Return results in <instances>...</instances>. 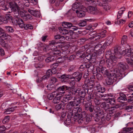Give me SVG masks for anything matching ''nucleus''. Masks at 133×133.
<instances>
[{
    "mask_svg": "<svg viewBox=\"0 0 133 133\" xmlns=\"http://www.w3.org/2000/svg\"><path fill=\"white\" fill-rule=\"evenodd\" d=\"M72 10L76 11L77 16L82 18L85 16V11L87 10L86 8L82 5H80L79 3H74L72 8Z\"/></svg>",
    "mask_w": 133,
    "mask_h": 133,
    "instance_id": "nucleus-2",
    "label": "nucleus"
},
{
    "mask_svg": "<svg viewBox=\"0 0 133 133\" xmlns=\"http://www.w3.org/2000/svg\"><path fill=\"white\" fill-rule=\"evenodd\" d=\"M5 52L3 49L1 48L0 47V54L1 55H4Z\"/></svg>",
    "mask_w": 133,
    "mask_h": 133,
    "instance_id": "nucleus-63",
    "label": "nucleus"
},
{
    "mask_svg": "<svg viewBox=\"0 0 133 133\" xmlns=\"http://www.w3.org/2000/svg\"><path fill=\"white\" fill-rule=\"evenodd\" d=\"M58 77L62 79H63V81H64V82L65 81V80H67L69 77V75H66V74H64L60 76H58Z\"/></svg>",
    "mask_w": 133,
    "mask_h": 133,
    "instance_id": "nucleus-30",
    "label": "nucleus"
},
{
    "mask_svg": "<svg viewBox=\"0 0 133 133\" xmlns=\"http://www.w3.org/2000/svg\"><path fill=\"white\" fill-rule=\"evenodd\" d=\"M21 17L23 18L25 20H27L28 19H32V16L29 14H25L22 12L21 13Z\"/></svg>",
    "mask_w": 133,
    "mask_h": 133,
    "instance_id": "nucleus-20",
    "label": "nucleus"
},
{
    "mask_svg": "<svg viewBox=\"0 0 133 133\" xmlns=\"http://www.w3.org/2000/svg\"><path fill=\"white\" fill-rule=\"evenodd\" d=\"M68 89V87L65 85H63L62 86L58 88V93L59 92L62 93L63 92H65L64 91H66Z\"/></svg>",
    "mask_w": 133,
    "mask_h": 133,
    "instance_id": "nucleus-26",
    "label": "nucleus"
},
{
    "mask_svg": "<svg viewBox=\"0 0 133 133\" xmlns=\"http://www.w3.org/2000/svg\"><path fill=\"white\" fill-rule=\"evenodd\" d=\"M118 66L119 68L123 70L128 69V66L127 64L124 62H120L118 64Z\"/></svg>",
    "mask_w": 133,
    "mask_h": 133,
    "instance_id": "nucleus-17",
    "label": "nucleus"
},
{
    "mask_svg": "<svg viewBox=\"0 0 133 133\" xmlns=\"http://www.w3.org/2000/svg\"><path fill=\"white\" fill-rule=\"evenodd\" d=\"M113 38L110 37H108L106 41L104 43L103 45V46L104 48H105L107 46H109L112 43L113 40Z\"/></svg>",
    "mask_w": 133,
    "mask_h": 133,
    "instance_id": "nucleus-16",
    "label": "nucleus"
},
{
    "mask_svg": "<svg viewBox=\"0 0 133 133\" xmlns=\"http://www.w3.org/2000/svg\"><path fill=\"white\" fill-rule=\"evenodd\" d=\"M86 24V22L85 21L83 20L80 21L78 23V25L81 26H85Z\"/></svg>",
    "mask_w": 133,
    "mask_h": 133,
    "instance_id": "nucleus-44",
    "label": "nucleus"
},
{
    "mask_svg": "<svg viewBox=\"0 0 133 133\" xmlns=\"http://www.w3.org/2000/svg\"><path fill=\"white\" fill-rule=\"evenodd\" d=\"M0 44L3 47L8 48L10 47L9 45L2 39L0 38Z\"/></svg>",
    "mask_w": 133,
    "mask_h": 133,
    "instance_id": "nucleus-22",
    "label": "nucleus"
},
{
    "mask_svg": "<svg viewBox=\"0 0 133 133\" xmlns=\"http://www.w3.org/2000/svg\"><path fill=\"white\" fill-rule=\"evenodd\" d=\"M63 26L66 28H70L72 26V24L70 22H64L62 24Z\"/></svg>",
    "mask_w": 133,
    "mask_h": 133,
    "instance_id": "nucleus-27",
    "label": "nucleus"
},
{
    "mask_svg": "<svg viewBox=\"0 0 133 133\" xmlns=\"http://www.w3.org/2000/svg\"><path fill=\"white\" fill-rule=\"evenodd\" d=\"M85 109L87 110H89L90 112L93 111L94 106L92 105V103L90 102H88L86 103L85 104Z\"/></svg>",
    "mask_w": 133,
    "mask_h": 133,
    "instance_id": "nucleus-15",
    "label": "nucleus"
},
{
    "mask_svg": "<svg viewBox=\"0 0 133 133\" xmlns=\"http://www.w3.org/2000/svg\"><path fill=\"white\" fill-rule=\"evenodd\" d=\"M6 31L9 32H12L14 31L13 28L11 26H5Z\"/></svg>",
    "mask_w": 133,
    "mask_h": 133,
    "instance_id": "nucleus-43",
    "label": "nucleus"
},
{
    "mask_svg": "<svg viewBox=\"0 0 133 133\" xmlns=\"http://www.w3.org/2000/svg\"><path fill=\"white\" fill-rule=\"evenodd\" d=\"M6 36V34L4 31L0 28V38L3 37L4 38Z\"/></svg>",
    "mask_w": 133,
    "mask_h": 133,
    "instance_id": "nucleus-37",
    "label": "nucleus"
},
{
    "mask_svg": "<svg viewBox=\"0 0 133 133\" xmlns=\"http://www.w3.org/2000/svg\"><path fill=\"white\" fill-rule=\"evenodd\" d=\"M81 111L82 109L78 107H74L72 111L71 110L68 112V115L71 117L73 116V114H78V112H81Z\"/></svg>",
    "mask_w": 133,
    "mask_h": 133,
    "instance_id": "nucleus-11",
    "label": "nucleus"
},
{
    "mask_svg": "<svg viewBox=\"0 0 133 133\" xmlns=\"http://www.w3.org/2000/svg\"><path fill=\"white\" fill-rule=\"evenodd\" d=\"M21 24H20V27L22 28H24L25 29H32L33 26L31 24H24L23 21L22 19H20Z\"/></svg>",
    "mask_w": 133,
    "mask_h": 133,
    "instance_id": "nucleus-13",
    "label": "nucleus"
},
{
    "mask_svg": "<svg viewBox=\"0 0 133 133\" xmlns=\"http://www.w3.org/2000/svg\"><path fill=\"white\" fill-rule=\"evenodd\" d=\"M105 63V61L104 59H102L100 61L99 66H102L104 65Z\"/></svg>",
    "mask_w": 133,
    "mask_h": 133,
    "instance_id": "nucleus-59",
    "label": "nucleus"
},
{
    "mask_svg": "<svg viewBox=\"0 0 133 133\" xmlns=\"http://www.w3.org/2000/svg\"><path fill=\"white\" fill-rule=\"evenodd\" d=\"M46 87L48 90H51L54 87V85L53 84H49L47 85Z\"/></svg>",
    "mask_w": 133,
    "mask_h": 133,
    "instance_id": "nucleus-52",
    "label": "nucleus"
},
{
    "mask_svg": "<svg viewBox=\"0 0 133 133\" xmlns=\"http://www.w3.org/2000/svg\"><path fill=\"white\" fill-rule=\"evenodd\" d=\"M10 8L14 14L15 17L18 18L19 15V12L20 11V8L16 3L15 2H11L9 3Z\"/></svg>",
    "mask_w": 133,
    "mask_h": 133,
    "instance_id": "nucleus-4",
    "label": "nucleus"
},
{
    "mask_svg": "<svg viewBox=\"0 0 133 133\" xmlns=\"http://www.w3.org/2000/svg\"><path fill=\"white\" fill-rule=\"evenodd\" d=\"M20 19H19L18 21L16 18H11V16L10 15L6 14L5 16H1L0 17V24H2L3 22L4 23H7L8 21L10 20H11L12 23L13 25H18L20 27V24H21Z\"/></svg>",
    "mask_w": 133,
    "mask_h": 133,
    "instance_id": "nucleus-3",
    "label": "nucleus"
},
{
    "mask_svg": "<svg viewBox=\"0 0 133 133\" xmlns=\"http://www.w3.org/2000/svg\"><path fill=\"white\" fill-rule=\"evenodd\" d=\"M126 109L129 111H132L133 109V107L131 106H128L126 107Z\"/></svg>",
    "mask_w": 133,
    "mask_h": 133,
    "instance_id": "nucleus-58",
    "label": "nucleus"
},
{
    "mask_svg": "<svg viewBox=\"0 0 133 133\" xmlns=\"http://www.w3.org/2000/svg\"><path fill=\"white\" fill-rule=\"evenodd\" d=\"M100 106L101 107L103 108L105 110L109 109V105L108 104L106 105L105 102L102 103Z\"/></svg>",
    "mask_w": 133,
    "mask_h": 133,
    "instance_id": "nucleus-36",
    "label": "nucleus"
},
{
    "mask_svg": "<svg viewBox=\"0 0 133 133\" xmlns=\"http://www.w3.org/2000/svg\"><path fill=\"white\" fill-rule=\"evenodd\" d=\"M14 110V109L13 108H10L8 109L5 111L4 113L6 114H9L11 112L13 111Z\"/></svg>",
    "mask_w": 133,
    "mask_h": 133,
    "instance_id": "nucleus-40",
    "label": "nucleus"
},
{
    "mask_svg": "<svg viewBox=\"0 0 133 133\" xmlns=\"http://www.w3.org/2000/svg\"><path fill=\"white\" fill-rule=\"evenodd\" d=\"M120 97H118V98L117 99V101L119 102H121V101L120 100H119L120 99V98H126V96L123 93H122L120 94Z\"/></svg>",
    "mask_w": 133,
    "mask_h": 133,
    "instance_id": "nucleus-55",
    "label": "nucleus"
},
{
    "mask_svg": "<svg viewBox=\"0 0 133 133\" xmlns=\"http://www.w3.org/2000/svg\"><path fill=\"white\" fill-rule=\"evenodd\" d=\"M126 21V19H121L120 20L116 19L115 23L116 24H123L125 23Z\"/></svg>",
    "mask_w": 133,
    "mask_h": 133,
    "instance_id": "nucleus-32",
    "label": "nucleus"
},
{
    "mask_svg": "<svg viewBox=\"0 0 133 133\" xmlns=\"http://www.w3.org/2000/svg\"><path fill=\"white\" fill-rule=\"evenodd\" d=\"M4 1H2L0 2V6H2V8H1L2 9L4 10H6L8 9V8L7 7L6 5H4Z\"/></svg>",
    "mask_w": 133,
    "mask_h": 133,
    "instance_id": "nucleus-38",
    "label": "nucleus"
},
{
    "mask_svg": "<svg viewBox=\"0 0 133 133\" xmlns=\"http://www.w3.org/2000/svg\"><path fill=\"white\" fill-rule=\"evenodd\" d=\"M74 119L75 121H77L79 124L82 123L83 120L81 114H73Z\"/></svg>",
    "mask_w": 133,
    "mask_h": 133,
    "instance_id": "nucleus-12",
    "label": "nucleus"
},
{
    "mask_svg": "<svg viewBox=\"0 0 133 133\" xmlns=\"http://www.w3.org/2000/svg\"><path fill=\"white\" fill-rule=\"evenodd\" d=\"M95 87V90H96L97 91L101 92V93H103L105 91V89L101 87L99 83H97Z\"/></svg>",
    "mask_w": 133,
    "mask_h": 133,
    "instance_id": "nucleus-19",
    "label": "nucleus"
},
{
    "mask_svg": "<svg viewBox=\"0 0 133 133\" xmlns=\"http://www.w3.org/2000/svg\"><path fill=\"white\" fill-rule=\"evenodd\" d=\"M65 47L66 46H64V43H59L56 46L55 45L52 46L51 49L52 51L50 52L51 56L46 58L45 61L46 62H49L53 61L54 59V56L53 55L60 56L61 50H65Z\"/></svg>",
    "mask_w": 133,
    "mask_h": 133,
    "instance_id": "nucleus-1",
    "label": "nucleus"
},
{
    "mask_svg": "<svg viewBox=\"0 0 133 133\" xmlns=\"http://www.w3.org/2000/svg\"><path fill=\"white\" fill-rule=\"evenodd\" d=\"M96 77L97 78L98 80L101 79H102V75L100 74L97 73L96 75Z\"/></svg>",
    "mask_w": 133,
    "mask_h": 133,
    "instance_id": "nucleus-61",
    "label": "nucleus"
},
{
    "mask_svg": "<svg viewBox=\"0 0 133 133\" xmlns=\"http://www.w3.org/2000/svg\"><path fill=\"white\" fill-rule=\"evenodd\" d=\"M57 91H55L53 92L51 94H50L48 95V98L49 99H52L54 97H55L56 94H57Z\"/></svg>",
    "mask_w": 133,
    "mask_h": 133,
    "instance_id": "nucleus-33",
    "label": "nucleus"
},
{
    "mask_svg": "<svg viewBox=\"0 0 133 133\" xmlns=\"http://www.w3.org/2000/svg\"><path fill=\"white\" fill-rule=\"evenodd\" d=\"M107 58L106 61V63L108 65V66L110 68L112 66L113 62L116 60V57L115 56H110Z\"/></svg>",
    "mask_w": 133,
    "mask_h": 133,
    "instance_id": "nucleus-9",
    "label": "nucleus"
},
{
    "mask_svg": "<svg viewBox=\"0 0 133 133\" xmlns=\"http://www.w3.org/2000/svg\"><path fill=\"white\" fill-rule=\"evenodd\" d=\"M28 11L32 15L36 17L37 16V13L38 12V11L30 9H28Z\"/></svg>",
    "mask_w": 133,
    "mask_h": 133,
    "instance_id": "nucleus-34",
    "label": "nucleus"
},
{
    "mask_svg": "<svg viewBox=\"0 0 133 133\" xmlns=\"http://www.w3.org/2000/svg\"><path fill=\"white\" fill-rule=\"evenodd\" d=\"M113 76H109L106 79V83L108 85H112L113 84L114 80Z\"/></svg>",
    "mask_w": 133,
    "mask_h": 133,
    "instance_id": "nucleus-18",
    "label": "nucleus"
},
{
    "mask_svg": "<svg viewBox=\"0 0 133 133\" xmlns=\"http://www.w3.org/2000/svg\"><path fill=\"white\" fill-rule=\"evenodd\" d=\"M9 117L8 116H6L4 118L2 121L3 123H6V122H8L9 121Z\"/></svg>",
    "mask_w": 133,
    "mask_h": 133,
    "instance_id": "nucleus-50",
    "label": "nucleus"
},
{
    "mask_svg": "<svg viewBox=\"0 0 133 133\" xmlns=\"http://www.w3.org/2000/svg\"><path fill=\"white\" fill-rule=\"evenodd\" d=\"M87 10L91 14L94 15L102 14V12L99 9L96 7L93 6L88 7L87 9Z\"/></svg>",
    "mask_w": 133,
    "mask_h": 133,
    "instance_id": "nucleus-8",
    "label": "nucleus"
},
{
    "mask_svg": "<svg viewBox=\"0 0 133 133\" xmlns=\"http://www.w3.org/2000/svg\"><path fill=\"white\" fill-rule=\"evenodd\" d=\"M52 73L51 69H49L46 72V75L49 77L50 76H51L52 74Z\"/></svg>",
    "mask_w": 133,
    "mask_h": 133,
    "instance_id": "nucleus-57",
    "label": "nucleus"
},
{
    "mask_svg": "<svg viewBox=\"0 0 133 133\" xmlns=\"http://www.w3.org/2000/svg\"><path fill=\"white\" fill-rule=\"evenodd\" d=\"M57 81V79L54 77H52L51 78V83L52 84L55 83Z\"/></svg>",
    "mask_w": 133,
    "mask_h": 133,
    "instance_id": "nucleus-53",
    "label": "nucleus"
},
{
    "mask_svg": "<svg viewBox=\"0 0 133 133\" xmlns=\"http://www.w3.org/2000/svg\"><path fill=\"white\" fill-rule=\"evenodd\" d=\"M103 98H99L97 97H94V102L96 105H99L101 102L102 101L103 99Z\"/></svg>",
    "mask_w": 133,
    "mask_h": 133,
    "instance_id": "nucleus-31",
    "label": "nucleus"
},
{
    "mask_svg": "<svg viewBox=\"0 0 133 133\" xmlns=\"http://www.w3.org/2000/svg\"><path fill=\"white\" fill-rule=\"evenodd\" d=\"M104 71V73H103L102 74L104 75L108 76L109 74L108 70L107 69H105Z\"/></svg>",
    "mask_w": 133,
    "mask_h": 133,
    "instance_id": "nucleus-64",
    "label": "nucleus"
},
{
    "mask_svg": "<svg viewBox=\"0 0 133 133\" xmlns=\"http://www.w3.org/2000/svg\"><path fill=\"white\" fill-rule=\"evenodd\" d=\"M98 69L99 72L103 74V73H104V71L106 68L105 67L104 68L102 66H101V67H99Z\"/></svg>",
    "mask_w": 133,
    "mask_h": 133,
    "instance_id": "nucleus-46",
    "label": "nucleus"
},
{
    "mask_svg": "<svg viewBox=\"0 0 133 133\" xmlns=\"http://www.w3.org/2000/svg\"><path fill=\"white\" fill-rule=\"evenodd\" d=\"M72 93L77 94L78 97L81 100L84 98L86 93L84 91H81L80 88L76 89L74 87H72Z\"/></svg>",
    "mask_w": 133,
    "mask_h": 133,
    "instance_id": "nucleus-6",
    "label": "nucleus"
},
{
    "mask_svg": "<svg viewBox=\"0 0 133 133\" xmlns=\"http://www.w3.org/2000/svg\"><path fill=\"white\" fill-rule=\"evenodd\" d=\"M64 94V92L62 93L59 92V93H58L57 92V94L56 95L53 99V103L54 104H57L59 103L61 101L62 102V101H61V96Z\"/></svg>",
    "mask_w": 133,
    "mask_h": 133,
    "instance_id": "nucleus-10",
    "label": "nucleus"
},
{
    "mask_svg": "<svg viewBox=\"0 0 133 133\" xmlns=\"http://www.w3.org/2000/svg\"><path fill=\"white\" fill-rule=\"evenodd\" d=\"M72 75L73 78L75 81H79L82 78V74L81 73L76 72H74Z\"/></svg>",
    "mask_w": 133,
    "mask_h": 133,
    "instance_id": "nucleus-14",
    "label": "nucleus"
},
{
    "mask_svg": "<svg viewBox=\"0 0 133 133\" xmlns=\"http://www.w3.org/2000/svg\"><path fill=\"white\" fill-rule=\"evenodd\" d=\"M94 94H88V96L87 97V101H91L92 99H94Z\"/></svg>",
    "mask_w": 133,
    "mask_h": 133,
    "instance_id": "nucleus-42",
    "label": "nucleus"
},
{
    "mask_svg": "<svg viewBox=\"0 0 133 133\" xmlns=\"http://www.w3.org/2000/svg\"><path fill=\"white\" fill-rule=\"evenodd\" d=\"M106 31L105 30L103 31L101 33H97L96 32H93L91 34V35L92 36V39L94 40H98L99 39L103 38L105 37Z\"/></svg>",
    "mask_w": 133,
    "mask_h": 133,
    "instance_id": "nucleus-7",
    "label": "nucleus"
},
{
    "mask_svg": "<svg viewBox=\"0 0 133 133\" xmlns=\"http://www.w3.org/2000/svg\"><path fill=\"white\" fill-rule=\"evenodd\" d=\"M106 102L109 103L110 104L114 105L115 103V100L114 97L112 98H109L107 99H105Z\"/></svg>",
    "mask_w": 133,
    "mask_h": 133,
    "instance_id": "nucleus-23",
    "label": "nucleus"
},
{
    "mask_svg": "<svg viewBox=\"0 0 133 133\" xmlns=\"http://www.w3.org/2000/svg\"><path fill=\"white\" fill-rule=\"evenodd\" d=\"M97 55V53L96 52L93 53L92 54V56H91L90 59L91 60L94 59V61L96 59Z\"/></svg>",
    "mask_w": 133,
    "mask_h": 133,
    "instance_id": "nucleus-48",
    "label": "nucleus"
},
{
    "mask_svg": "<svg viewBox=\"0 0 133 133\" xmlns=\"http://www.w3.org/2000/svg\"><path fill=\"white\" fill-rule=\"evenodd\" d=\"M101 92L99 91H96L94 93V97L98 98L102 97L103 96V95L101 93Z\"/></svg>",
    "mask_w": 133,
    "mask_h": 133,
    "instance_id": "nucleus-35",
    "label": "nucleus"
},
{
    "mask_svg": "<svg viewBox=\"0 0 133 133\" xmlns=\"http://www.w3.org/2000/svg\"><path fill=\"white\" fill-rule=\"evenodd\" d=\"M64 123L66 125H69L71 123L70 119L69 118H67L64 121Z\"/></svg>",
    "mask_w": 133,
    "mask_h": 133,
    "instance_id": "nucleus-54",
    "label": "nucleus"
},
{
    "mask_svg": "<svg viewBox=\"0 0 133 133\" xmlns=\"http://www.w3.org/2000/svg\"><path fill=\"white\" fill-rule=\"evenodd\" d=\"M96 115L97 116L99 117V118H98L97 119L96 118V119H95V121L97 122L99 120L100 118H101V119L102 120V119H103L104 118V116L103 115V113L102 111H101L100 112L98 111L97 113L96 114Z\"/></svg>",
    "mask_w": 133,
    "mask_h": 133,
    "instance_id": "nucleus-21",
    "label": "nucleus"
},
{
    "mask_svg": "<svg viewBox=\"0 0 133 133\" xmlns=\"http://www.w3.org/2000/svg\"><path fill=\"white\" fill-rule=\"evenodd\" d=\"M86 66V63H84L81 66L79 67V69L80 71H82L85 69Z\"/></svg>",
    "mask_w": 133,
    "mask_h": 133,
    "instance_id": "nucleus-56",
    "label": "nucleus"
},
{
    "mask_svg": "<svg viewBox=\"0 0 133 133\" xmlns=\"http://www.w3.org/2000/svg\"><path fill=\"white\" fill-rule=\"evenodd\" d=\"M59 32L61 34L66 35L68 34H69L68 33V31L65 29L63 28L62 27H59Z\"/></svg>",
    "mask_w": 133,
    "mask_h": 133,
    "instance_id": "nucleus-29",
    "label": "nucleus"
},
{
    "mask_svg": "<svg viewBox=\"0 0 133 133\" xmlns=\"http://www.w3.org/2000/svg\"><path fill=\"white\" fill-rule=\"evenodd\" d=\"M105 1L104 0L102 2H100L98 0H96L94 2V4L95 5L102 7L104 10L106 11H108L110 9L111 7L107 2V1L108 0H105Z\"/></svg>",
    "mask_w": 133,
    "mask_h": 133,
    "instance_id": "nucleus-5",
    "label": "nucleus"
},
{
    "mask_svg": "<svg viewBox=\"0 0 133 133\" xmlns=\"http://www.w3.org/2000/svg\"><path fill=\"white\" fill-rule=\"evenodd\" d=\"M111 52L110 50H108L106 52V54L105 55V57L106 58H108L110 56H113L111 55Z\"/></svg>",
    "mask_w": 133,
    "mask_h": 133,
    "instance_id": "nucleus-47",
    "label": "nucleus"
},
{
    "mask_svg": "<svg viewBox=\"0 0 133 133\" xmlns=\"http://www.w3.org/2000/svg\"><path fill=\"white\" fill-rule=\"evenodd\" d=\"M23 2L25 6H29V3L28 0H23Z\"/></svg>",
    "mask_w": 133,
    "mask_h": 133,
    "instance_id": "nucleus-60",
    "label": "nucleus"
},
{
    "mask_svg": "<svg viewBox=\"0 0 133 133\" xmlns=\"http://www.w3.org/2000/svg\"><path fill=\"white\" fill-rule=\"evenodd\" d=\"M85 120L87 122H89L91 120V117L89 115H87L85 117Z\"/></svg>",
    "mask_w": 133,
    "mask_h": 133,
    "instance_id": "nucleus-49",
    "label": "nucleus"
},
{
    "mask_svg": "<svg viewBox=\"0 0 133 133\" xmlns=\"http://www.w3.org/2000/svg\"><path fill=\"white\" fill-rule=\"evenodd\" d=\"M114 53L115 55L113 56H115L117 58H120L118 56L119 55H120V53L118 52V49L116 48H115L114 50ZM120 54H121V53Z\"/></svg>",
    "mask_w": 133,
    "mask_h": 133,
    "instance_id": "nucleus-41",
    "label": "nucleus"
},
{
    "mask_svg": "<svg viewBox=\"0 0 133 133\" xmlns=\"http://www.w3.org/2000/svg\"><path fill=\"white\" fill-rule=\"evenodd\" d=\"M64 105L63 102L61 103L60 104L57 105L55 106V109L57 110H59L61 109V108L64 106Z\"/></svg>",
    "mask_w": 133,
    "mask_h": 133,
    "instance_id": "nucleus-39",
    "label": "nucleus"
},
{
    "mask_svg": "<svg viewBox=\"0 0 133 133\" xmlns=\"http://www.w3.org/2000/svg\"><path fill=\"white\" fill-rule=\"evenodd\" d=\"M74 103L72 101H70L67 105L66 108L69 111H71L73 106H75Z\"/></svg>",
    "mask_w": 133,
    "mask_h": 133,
    "instance_id": "nucleus-25",
    "label": "nucleus"
},
{
    "mask_svg": "<svg viewBox=\"0 0 133 133\" xmlns=\"http://www.w3.org/2000/svg\"><path fill=\"white\" fill-rule=\"evenodd\" d=\"M125 8L124 7H123L119 9V11L117 15V18H119L123 13V12L125 10Z\"/></svg>",
    "mask_w": 133,
    "mask_h": 133,
    "instance_id": "nucleus-24",
    "label": "nucleus"
},
{
    "mask_svg": "<svg viewBox=\"0 0 133 133\" xmlns=\"http://www.w3.org/2000/svg\"><path fill=\"white\" fill-rule=\"evenodd\" d=\"M49 78V77L46 75H45L41 78V80L42 81L45 80Z\"/></svg>",
    "mask_w": 133,
    "mask_h": 133,
    "instance_id": "nucleus-62",
    "label": "nucleus"
},
{
    "mask_svg": "<svg viewBox=\"0 0 133 133\" xmlns=\"http://www.w3.org/2000/svg\"><path fill=\"white\" fill-rule=\"evenodd\" d=\"M81 100L79 99V100H75L74 101H72L74 103V105H75V106H77L79 105V104L81 103Z\"/></svg>",
    "mask_w": 133,
    "mask_h": 133,
    "instance_id": "nucleus-45",
    "label": "nucleus"
},
{
    "mask_svg": "<svg viewBox=\"0 0 133 133\" xmlns=\"http://www.w3.org/2000/svg\"><path fill=\"white\" fill-rule=\"evenodd\" d=\"M101 46V44H98L95 45L94 47V50L96 51H97L100 48Z\"/></svg>",
    "mask_w": 133,
    "mask_h": 133,
    "instance_id": "nucleus-51",
    "label": "nucleus"
},
{
    "mask_svg": "<svg viewBox=\"0 0 133 133\" xmlns=\"http://www.w3.org/2000/svg\"><path fill=\"white\" fill-rule=\"evenodd\" d=\"M127 37L126 35H123L122 37L121 43L123 45L127 44L128 46H129L128 44H127Z\"/></svg>",
    "mask_w": 133,
    "mask_h": 133,
    "instance_id": "nucleus-28",
    "label": "nucleus"
}]
</instances>
